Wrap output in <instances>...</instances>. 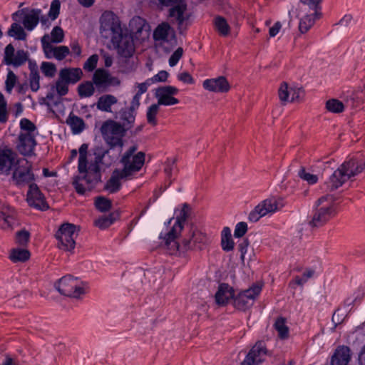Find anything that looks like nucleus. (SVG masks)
Returning a JSON list of instances; mask_svg holds the SVG:
<instances>
[{
    "mask_svg": "<svg viewBox=\"0 0 365 365\" xmlns=\"http://www.w3.org/2000/svg\"><path fill=\"white\" fill-rule=\"evenodd\" d=\"M94 161L89 166L83 175L75 178L73 185L78 194L83 195L86 190H91L100 180V165L102 164L106 148L103 146H96L93 149Z\"/></svg>",
    "mask_w": 365,
    "mask_h": 365,
    "instance_id": "f257e3e1",
    "label": "nucleus"
},
{
    "mask_svg": "<svg viewBox=\"0 0 365 365\" xmlns=\"http://www.w3.org/2000/svg\"><path fill=\"white\" fill-rule=\"evenodd\" d=\"M337 214V205L331 195L319 197L314 204V209L309 225L312 228H319L325 225Z\"/></svg>",
    "mask_w": 365,
    "mask_h": 365,
    "instance_id": "f03ea898",
    "label": "nucleus"
},
{
    "mask_svg": "<svg viewBox=\"0 0 365 365\" xmlns=\"http://www.w3.org/2000/svg\"><path fill=\"white\" fill-rule=\"evenodd\" d=\"M137 145L130 146L122 155L120 160L123 168L120 169L130 179L143 167L145 155L143 152H137Z\"/></svg>",
    "mask_w": 365,
    "mask_h": 365,
    "instance_id": "7ed1b4c3",
    "label": "nucleus"
},
{
    "mask_svg": "<svg viewBox=\"0 0 365 365\" xmlns=\"http://www.w3.org/2000/svg\"><path fill=\"white\" fill-rule=\"evenodd\" d=\"M190 208L186 203L183 204L180 215L177 216L176 221L172 229L166 234L165 237V245L170 255L177 253L179 250V243L176 241V238L181 232L183 228V223L189 215Z\"/></svg>",
    "mask_w": 365,
    "mask_h": 365,
    "instance_id": "20e7f679",
    "label": "nucleus"
},
{
    "mask_svg": "<svg viewBox=\"0 0 365 365\" xmlns=\"http://www.w3.org/2000/svg\"><path fill=\"white\" fill-rule=\"evenodd\" d=\"M126 131L119 123L112 120L103 123L101 128V134L106 142L110 146V149L115 147H123V137Z\"/></svg>",
    "mask_w": 365,
    "mask_h": 365,
    "instance_id": "39448f33",
    "label": "nucleus"
},
{
    "mask_svg": "<svg viewBox=\"0 0 365 365\" xmlns=\"http://www.w3.org/2000/svg\"><path fill=\"white\" fill-rule=\"evenodd\" d=\"M100 34L104 38H113L123 29L118 17L110 11H106L100 18Z\"/></svg>",
    "mask_w": 365,
    "mask_h": 365,
    "instance_id": "423d86ee",
    "label": "nucleus"
},
{
    "mask_svg": "<svg viewBox=\"0 0 365 365\" xmlns=\"http://www.w3.org/2000/svg\"><path fill=\"white\" fill-rule=\"evenodd\" d=\"M55 236L58 241V247L71 252L75 247V240L78 236L76 227L73 224L63 223Z\"/></svg>",
    "mask_w": 365,
    "mask_h": 365,
    "instance_id": "0eeeda50",
    "label": "nucleus"
},
{
    "mask_svg": "<svg viewBox=\"0 0 365 365\" xmlns=\"http://www.w3.org/2000/svg\"><path fill=\"white\" fill-rule=\"evenodd\" d=\"M92 82L99 93L107 92L111 87H118L120 85V81L118 77L111 76L108 71L103 68L95 71Z\"/></svg>",
    "mask_w": 365,
    "mask_h": 365,
    "instance_id": "6e6552de",
    "label": "nucleus"
},
{
    "mask_svg": "<svg viewBox=\"0 0 365 365\" xmlns=\"http://www.w3.org/2000/svg\"><path fill=\"white\" fill-rule=\"evenodd\" d=\"M56 289L64 296L77 298L84 293L83 289L80 287L77 279L71 275H66L61 278L55 284Z\"/></svg>",
    "mask_w": 365,
    "mask_h": 365,
    "instance_id": "1a4fd4ad",
    "label": "nucleus"
},
{
    "mask_svg": "<svg viewBox=\"0 0 365 365\" xmlns=\"http://www.w3.org/2000/svg\"><path fill=\"white\" fill-rule=\"evenodd\" d=\"M207 241V238L205 234L196 227H192L188 237L183 239L182 245H179V250L177 252H184L189 250H200Z\"/></svg>",
    "mask_w": 365,
    "mask_h": 365,
    "instance_id": "9d476101",
    "label": "nucleus"
},
{
    "mask_svg": "<svg viewBox=\"0 0 365 365\" xmlns=\"http://www.w3.org/2000/svg\"><path fill=\"white\" fill-rule=\"evenodd\" d=\"M160 4L165 6H171L169 16L173 20L176 21L180 27L185 21L187 20L186 14L187 5L183 0H158Z\"/></svg>",
    "mask_w": 365,
    "mask_h": 365,
    "instance_id": "9b49d317",
    "label": "nucleus"
},
{
    "mask_svg": "<svg viewBox=\"0 0 365 365\" xmlns=\"http://www.w3.org/2000/svg\"><path fill=\"white\" fill-rule=\"evenodd\" d=\"M113 44L116 48L118 53L123 57H130L134 51L135 46L133 36L127 31H122L111 40Z\"/></svg>",
    "mask_w": 365,
    "mask_h": 365,
    "instance_id": "f8f14e48",
    "label": "nucleus"
},
{
    "mask_svg": "<svg viewBox=\"0 0 365 365\" xmlns=\"http://www.w3.org/2000/svg\"><path fill=\"white\" fill-rule=\"evenodd\" d=\"M262 287L259 285H255L251 288L240 292L234 298V307L239 309L245 311L251 307L256 297L259 294Z\"/></svg>",
    "mask_w": 365,
    "mask_h": 365,
    "instance_id": "ddd939ff",
    "label": "nucleus"
},
{
    "mask_svg": "<svg viewBox=\"0 0 365 365\" xmlns=\"http://www.w3.org/2000/svg\"><path fill=\"white\" fill-rule=\"evenodd\" d=\"M28 51L23 49L15 51L11 43L7 45L4 49V61L6 65L19 67L29 60Z\"/></svg>",
    "mask_w": 365,
    "mask_h": 365,
    "instance_id": "4468645a",
    "label": "nucleus"
},
{
    "mask_svg": "<svg viewBox=\"0 0 365 365\" xmlns=\"http://www.w3.org/2000/svg\"><path fill=\"white\" fill-rule=\"evenodd\" d=\"M278 210V204L275 199L268 198L259 203L250 213L248 219L255 222L261 217L269 213H274Z\"/></svg>",
    "mask_w": 365,
    "mask_h": 365,
    "instance_id": "2eb2a0df",
    "label": "nucleus"
},
{
    "mask_svg": "<svg viewBox=\"0 0 365 365\" xmlns=\"http://www.w3.org/2000/svg\"><path fill=\"white\" fill-rule=\"evenodd\" d=\"M12 181L18 187H24L31 184H35V175L31 170V165L18 166L12 173Z\"/></svg>",
    "mask_w": 365,
    "mask_h": 365,
    "instance_id": "dca6fc26",
    "label": "nucleus"
},
{
    "mask_svg": "<svg viewBox=\"0 0 365 365\" xmlns=\"http://www.w3.org/2000/svg\"><path fill=\"white\" fill-rule=\"evenodd\" d=\"M43 52L47 58H54L58 61L63 60L70 53L68 46H54L49 41V36L44 35L41 38Z\"/></svg>",
    "mask_w": 365,
    "mask_h": 365,
    "instance_id": "f3484780",
    "label": "nucleus"
},
{
    "mask_svg": "<svg viewBox=\"0 0 365 365\" xmlns=\"http://www.w3.org/2000/svg\"><path fill=\"white\" fill-rule=\"evenodd\" d=\"M139 106V105L131 101L128 108H121L116 113L115 118L119 120V123L120 125L123 126L126 130L133 127L136 110L138 109Z\"/></svg>",
    "mask_w": 365,
    "mask_h": 365,
    "instance_id": "a211bd4d",
    "label": "nucleus"
},
{
    "mask_svg": "<svg viewBox=\"0 0 365 365\" xmlns=\"http://www.w3.org/2000/svg\"><path fill=\"white\" fill-rule=\"evenodd\" d=\"M178 89L174 86H165L156 89L155 97L158 98V105L172 106L178 104L179 100L173 96L178 93Z\"/></svg>",
    "mask_w": 365,
    "mask_h": 365,
    "instance_id": "6ab92c4d",
    "label": "nucleus"
},
{
    "mask_svg": "<svg viewBox=\"0 0 365 365\" xmlns=\"http://www.w3.org/2000/svg\"><path fill=\"white\" fill-rule=\"evenodd\" d=\"M26 200L30 206L36 209L41 210H46L48 209V205L45 201L44 196L36 183L30 185L27 192Z\"/></svg>",
    "mask_w": 365,
    "mask_h": 365,
    "instance_id": "aec40b11",
    "label": "nucleus"
},
{
    "mask_svg": "<svg viewBox=\"0 0 365 365\" xmlns=\"http://www.w3.org/2000/svg\"><path fill=\"white\" fill-rule=\"evenodd\" d=\"M267 349L262 341H258L252 348L241 365H259L264 360Z\"/></svg>",
    "mask_w": 365,
    "mask_h": 365,
    "instance_id": "412c9836",
    "label": "nucleus"
},
{
    "mask_svg": "<svg viewBox=\"0 0 365 365\" xmlns=\"http://www.w3.org/2000/svg\"><path fill=\"white\" fill-rule=\"evenodd\" d=\"M19 163L17 154L14 150L7 148L1 150V174L9 175L18 168Z\"/></svg>",
    "mask_w": 365,
    "mask_h": 365,
    "instance_id": "4be33fe9",
    "label": "nucleus"
},
{
    "mask_svg": "<svg viewBox=\"0 0 365 365\" xmlns=\"http://www.w3.org/2000/svg\"><path fill=\"white\" fill-rule=\"evenodd\" d=\"M347 178L361 173L365 169V158H351L340 166Z\"/></svg>",
    "mask_w": 365,
    "mask_h": 365,
    "instance_id": "5701e85b",
    "label": "nucleus"
},
{
    "mask_svg": "<svg viewBox=\"0 0 365 365\" xmlns=\"http://www.w3.org/2000/svg\"><path fill=\"white\" fill-rule=\"evenodd\" d=\"M36 144V134L20 133L17 149L23 155H31Z\"/></svg>",
    "mask_w": 365,
    "mask_h": 365,
    "instance_id": "b1692460",
    "label": "nucleus"
},
{
    "mask_svg": "<svg viewBox=\"0 0 365 365\" xmlns=\"http://www.w3.org/2000/svg\"><path fill=\"white\" fill-rule=\"evenodd\" d=\"M202 86L205 90L215 93H227L230 89V83L224 76L207 79Z\"/></svg>",
    "mask_w": 365,
    "mask_h": 365,
    "instance_id": "393cba45",
    "label": "nucleus"
},
{
    "mask_svg": "<svg viewBox=\"0 0 365 365\" xmlns=\"http://www.w3.org/2000/svg\"><path fill=\"white\" fill-rule=\"evenodd\" d=\"M130 179L120 168H116L112 172L110 178L104 186V189L110 193L117 192L121 187V181Z\"/></svg>",
    "mask_w": 365,
    "mask_h": 365,
    "instance_id": "a878e982",
    "label": "nucleus"
},
{
    "mask_svg": "<svg viewBox=\"0 0 365 365\" xmlns=\"http://www.w3.org/2000/svg\"><path fill=\"white\" fill-rule=\"evenodd\" d=\"M351 359V350L346 346H340L334 351L331 359V365H347Z\"/></svg>",
    "mask_w": 365,
    "mask_h": 365,
    "instance_id": "bb28decb",
    "label": "nucleus"
},
{
    "mask_svg": "<svg viewBox=\"0 0 365 365\" xmlns=\"http://www.w3.org/2000/svg\"><path fill=\"white\" fill-rule=\"evenodd\" d=\"M233 297L234 290L232 287L225 283L219 285L217 292L215 295V302L218 305H225Z\"/></svg>",
    "mask_w": 365,
    "mask_h": 365,
    "instance_id": "cd10ccee",
    "label": "nucleus"
},
{
    "mask_svg": "<svg viewBox=\"0 0 365 365\" xmlns=\"http://www.w3.org/2000/svg\"><path fill=\"white\" fill-rule=\"evenodd\" d=\"M58 75L68 84H75L83 77V71L79 68H64L60 70Z\"/></svg>",
    "mask_w": 365,
    "mask_h": 365,
    "instance_id": "c85d7f7f",
    "label": "nucleus"
},
{
    "mask_svg": "<svg viewBox=\"0 0 365 365\" xmlns=\"http://www.w3.org/2000/svg\"><path fill=\"white\" fill-rule=\"evenodd\" d=\"M344 170L339 167L330 176L329 180L326 182L327 188L330 191H333L341 187L349 178L343 171Z\"/></svg>",
    "mask_w": 365,
    "mask_h": 365,
    "instance_id": "c756f323",
    "label": "nucleus"
},
{
    "mask_svg": "<svg viewBox=\"0 0 365 365\" xmlns=\"http://www.w3.org/2000/svg\"><path fill=\"white\" fill-rule=\"evenodd\" d=\"M41 10L38 9H31L26 14L23 18L22 24L28 31H32L39 22Z\"/></svg>",
    "mask_w": 365,
    "mask_h": 365,
    "instance_id": "7c9ffc66",
    "label": "nucleus"
},
{
    "mask_svg": "<svg viewBox=\"0 0 365 365\" xmlns=\"http://www.w3.org/2000/svg\"><path fill=\"white\" fill-rule=\"evenodd\" d=\"M66 123L70 126L72 133L75 135L82 133L86 128L84 120L76 115L73 112L70 113Z\"/></svg>",
    "mask_w": 365,
    "mask_h": 365,
    "instance_id": "2f4dec72",
    "label": "nucleus"
},
{
    "mask_svg": "<svg viewBox=\"0 0 365 365\" xmlns=\"http://www.w3.org/2000/svg\"><path fill=\"white\" fill-rule=\"evenodd\" d=\"M117 103L118 98L115 96L111 94H104L98 98L96 103V107L101 111L110 113L112 112V106Z\"/></svg>",
    "mask_w": 365,
    "mask_h": 365,
    "instance_id": "473e14b6",
    "label": "nucleus"
},
{
    "mask_svg": "<svg viewBox=\"0 0 365 365\" xmlns=\"http://www.w3.org/2000/svg\"><path fill=\"white\" fill-rule=\"evenodd\" d=\"M1 218L4 219V225L1 224V227L12 229L16 224V220L14 216V211L8 206L1 207Z\"/></svg>",
    "mask_w": 365,
    "mask_h": 365,
    "instance_id": "72a5a7b5",
    "label": "nucleus"
},
{
    "mask_svg": "<svg viewBox=\"0 0 365 365\" xmlns=\"http://www.w3.org/2000/svg\"><path fill=\"white\" fill-rule=\"evenodd\" d=\"M88 144L83 143L81 145L79 148V158H78V170L80 173L81 175H83L85 172L87 170L88 165V160H87V153H88Z\"/></svg>",
    "mask_w": 365,
    "mask_h": 365,
    "instance_id": "f704fd0d",
    "label": "nucleus"
},
{
    "mask_svg": "<svg viewBox=\"0 0 365 365\" xmlns=\"http://www.w3.org/2000/svg\"><path fill=\"white\" fill-rule=\"evenodd\" d=\"M96 90L93 83L90 81H84L78 86L77 91L80 98H89L92 96Z\"/></svg>",
    "mask_w": 365,
    "mask_h": 365,
    "instance_id": "c9c22d12",
    "label": "nucleus"
},
{
    "mask_svg": "<svg viewBox=\"0 0 365 365\" xmlns=\"http://www.w3.org/2000/svg\"><path fill=\"white\" fill-rule=\"evenodd\" d=\"M172 30L168 23H162L157 26L153 32V38L155 41H167L168 35Z\"/></svg>",
    "mask_w": 365,
    "mask_h": 365,
    "instance_id": "e433bc0d",
    "label": "nucleus"
},
{
    "mask_svg": "<svg viewBox=\"0 0 365 365\" xmlns=\"http://www.w3.org/2000/svg\"><path fill=\"white\" fill-rule=\"evenodd\" d=\"M8 36L14 38L16 40L24 41L26 39L27 34L24 28L18 23H13L7 31Z\"/></svg>",
    "mask_w": 365,
    "mask_h": 365,
    "instance_id": "4c0bfd02",
    "label": "nucleus"
},
{
    "mask_svg": "<svg viewBox=\"0 0 365 365\" xmlns=\"http://www.w3.org/2000/svg\"><path fill=\"white\" fill-rule=\"evenodd\" d=\"M30 257V252L28 250L16 248L11 250L10 259L14 262H26Z\"/></svg>",
    "mask_w": 365,
    "mask_h": 365,
    "instance_id": "58836bf2",
    "label": "nucleus"
},
{
    "mask_svg": "<svg viewBox=\"0 0 365 365\" xmlns=\"http://www.w3.org/2000/svg\"><path fill=\"white\" fill-rule=\"evenodd\" d=\"M215 28L220 35L227 36L230 34V27L225 19L217 16L214 20Z\"/></svg>",
    "mask_w": 365,
    "mask_h": 365,
    "instance_id": "ea45409f",
    "label": "nucleus"
},
{
    "mask_svg": "<svg viewBox=\"0 0 365 365\" xmlns=\"http://www.w3.org/2000/svg\"><path fill=\"white\" fill-rule=\"evenodd\" d=\"M292 88H289L288 84L283 82L278 90V96L280 101L282 104H286L288 101H290V97L292 95Z\"/></svg>",
    "mask_w": 365,
    "mask_h": 365,
    "instance_id": "a19ab883",
    "label": "nucleus"
},
{
    "mask_svg": "<svg viewBox=\"0 0 365 365\" xmlns=\"http://www.w3.org/2000/svg\"><path fill=\"white\" fill-rule=\"evenodd\" d=\"M115 220V215L111 213L108 215H103L96 220L94 224L100 229H106L112 225Z\"/></svg>",
    "mask_w": 365,
    "mask_h": 365,
    "instance_id": "79ce46f5",
    "label": "nucleus"
},
{
    "mask_svg": "<svg viewBox=\"0 0 365 365\" xmlns=\"http://www.w3.org/2000/svg\"><path fill=\"white\" fill-rule=\"evenodd\" d=\"M274 327L278 331L279 336L281 339H286L289 336V328L286 325V319L283 317L277 319L274 323Z\"/></svg>",
    "mask_w": 365,
    "mask_h": 365,
    "instance_id": "37998d69",
    "label": "nucleus"
},
{
    "mask_svg": "<svg viewBox=\"0 0 365 365\" xmlns=\"http://www.w3.org/2000/svg\"><path fill=\"white\" fill-rule=\"evenodd\" d=\"M129 26L132 32L138 34H140L146 26V22L143 18L140 16H135L130 20Z\"/></svg>",
    "mask_w": 365,
    "mask_h": 365,
    "instance_id": "c03bdc74",
    "label": "nucleus"
},
{
    "mask_svg": "<svg viewBox=\"0 0 365 365\" xmlns=\"http://www.w3.org/2000/svg\"><path fill=\"white\" fill-rule=\"evenodd\" d=\"M150 85H152V80H150L149 78L147 79L143 83H136V87L138 88V92L133 96L131 101H133L140 106V96L147 91L148 87Z\"/></svg>",
    "mask_w": 365,
    "mask_h": 365,
    "instance_id": "a18cd8bd",
    "label": "nucleus"
},
{
    "mask_svg": "<svg viewBox=\"0 0 365 365\" xmlns=\"http://www.w3.org/2000/svg\"><path fill=\"white\" fill-rule=\"evenodd\" d=\"M326 108L331 113H339L344 111V106L340 101L333 98L327 101Z\"/></svg>",
    "mask_w": 365,
    "mask_h": 365,
    "instance_id": "49530a36",
    "label": "nucleus"
},
{
    "mask_svg": "<svg viewBox=\"0 0 365 365\" xmlns=\"http://www.w3.org/2000/svg\"><path fill=\"white\" fill-rule=\"evenodd\" d=\"M39 80L40 76L38 69H36V68H31V72L29 75V85L32 91L36 92L39 89Z\"/></svg>",
    "mask_w": 365,
    "mask_h": 365,
    "instance_id": "de8ad7c7",
    "label": "nucleus"
},
{
    "mask_svg": "<svg viewBox=\"0 0 365 365\" xmlns=\"http://www.w3.org/2000/svg\"><path fill=\"white\" fill-rule=\"evenodd\" d=\"M20 128L21 130L20 133L36 134V126L33 122L27 118H22L21 120Z\"/></svg>",
    "mask_w": 365,
    "mask_h": 365,
    "instance_id": "09e8293b",
    "label": "nucleus"
},
{
    "mask_svg": "<svg viewBox=\"0 0 365 365\" xmlns=\"http://www.w3.org/2000/svg\"><path fill=\"white\" fill-rule=\"evenodd\" d=\"M314 19L312 15H306L299 21V30L304 34L314 25Z\"/></svg>",
    "mask_w": 365,
    "mask_h": 365,
    "instance_id": "8fccbe9b",
    "label": "nucleus"
},
{
    "mask_svg": "<svg viewBox=\"0 0 365 365\" xmlns=\"http://www.w3.org/2000/svg\"><path fill=\"white\" fill-rule=\"evenodd\" d=\"M68 83L63 80L61 77L58 75V78L55 83L54 86H53V88H55L57 93L60 96H66L68 92Z\"/></svg>",
    "mask_w": 365,
    "mask_h": 365,
    "instance_id": "3c124183",
    "label": "nucleus"
},
{
    "mask_svg": "<svg viewBox=\"0 0 365 365\" xmlns=\"http://www.w3.org/2000/svg\"><path fill=\"white\" fill-rule=\"evenodd\" d=\"M96 208L101 212L108 211L111 208V201L104 197H98L95 201Z\"/></svg>",
    "mask_w": 365,
    "mask_h": 365,
    "instance_id": "603ef678",
    "label": "nucleus"
},
{
    "mask_svg": "<svg viewBox=\"0 0 365 365\" xmlns=\"http://www.w3.org/2000/svg\"><path fill=\"white\" fill-rule=\"evenodd\" d=\"M158 110L159 106L158 104H153L148 108L146 113L147 120L148 123L153 125H155L157 124L155 117L158 113Z\"/></svg>",
    "mask_w": 365,
    "mask_h": 365,
    "instance_id": "864d4df0",
    "label": "nucleus"
},
{
    "mask_svg": "<svg viewBox=\"0 0 365 365\" xmlns=\"http://www.w3.org/2000/svg\"><path fill=\"white\" fill-rule=\"evenodd\" d=\"M41 70L46 77L52 78L56 74V67L53 63L43 62L41 65Z\"/></svg>",
    "mask_w": 365,
    "mask_h": 365,
    "instance_id": "5fc2aeb1",
    "label": "nucleus"
},
{
    "mask_svg": "<svg viewBox=\"0 0 365 365\" xmlns=\"http://www.w3.org/2000/svg\"><path fill=\"white\" fill-rule=\"evenodd\" d=\"M16 81L17 76L14 74V73L12 71L9 70L5 81V89L8 93H11L16 83Z\"/></svg>",
    "mask_w": 365,
    "mask_h": 365,
    "instance_id": "6e6d98bb",
    "label": "nucleus"
},
{
    "mask_svg": "<svg viewBox=\"0 0 365 365\" xmlns=\"http://www.w3.org/2000/svg\"><path fill=\"white\" fill-rule=\"evenodd\" d=\"M298 175L300 178L312 185L315 184L318 180L317 175L306 172L304 168L299 170Z\"/></svg>",
    "mask_w": 365,
    "mask_h": 365,
    "instance_id": "4d7b16f0",
    "label": "nucleus"
},
{
    "mask_svg": "<svg viewBox=\"0 0 365 365\" xmlns=\"http://www.w3.org/2000/svg\"><path fill=\"white\" fill-rule=\"evenodd\" d=\"M64 33L60 26H55L51 33V41L53 43H61L63 41Z\"/></svg>",
    "mask_w": 365,
    "mask_h": 365,
    "instance_id": "13d9d810",
    "label": "nucleus"
},
{
    "mask_svg": "<svg viewBox=\"0 0 365 365\" xmlns=\"http://www.w3.org/2000/svg\"><path fill=\"white\" fill-rule=\"evenodd\" d=\"M61 3L59 0H53L51 4L50 10L48 11V17L51 20H55L60 12Z\"/></svg>",
    "mask_w": 365,
    "mask_h": 365,
    "instance_id": "bf43d9fd",
    "label": "nucleus"
},
{
    "mask_svg": "<svg viewBox=\"0 0 365 365\" xmlns=\"http://www.w3.org/2000/svg\"><path fill=\"white\" fill-rule=\"evenodd\" d=\"M98 56L93 54L83 64V69L87 71H93L97 66Z\"/></svg>",
    "mask_w": 365,
    "mask_h": 365,
    "instance_id": "052dcab7",
    "label": "nucleus"
},
{
    "mask_svg": "<svg viewBox=\"0 0 365 365\" xmlns=\"http://www.w3.org/2000/svg\"><path fill=\"white\" fill-rule=\"evenodd\" d=\"M314 275V271L312 269L307 270L303 274V277L300 278L299 277H295L294 279L290 282V284L292 283H295L297 285L302 286L305 282H307L309 278H311Z\"/></svg>",
    "mask_w": 365,
    "mask_h": 365,
    "instance_id": "680f3d73",
    "label": "nucleus"
},
{
    "mask_svg": "<svg viewBox=\"0 0 365 365\" xmlns=\"http://www.w3.org/2000/svg\"><path fill=\"white\" fill-rule=\"evenodd\" d=\"M30 234L28 231L23 230L16 233V242L21 245H25L29 240Z\"/></svg>",
    "mask_w": 365,
    "mask_h": 365,
    "instance_id": "e2e57ef3",
    "label": "nucleus"
},
{
    "mask_svg": "<svg viewBox=\"0 0 365 365\" xmlns=\"http://www.w3.org/2000/svg\"><path fill=\"white\" fill-rule=\"evenodd\" d=\"M247 231V225L245 222H238L235 229L234 236L235 237H242Z\"/></svg>",
    "mask_w": 365,
    "mask_h": 365,
    "instance_id": "0e129e2a",
    "label": "nucleus"
},
{
    "mask_svg": "<svg viewBox=\"0 0 365 365\" xmlns=\"http://www.w3.org/2000/svg\"><path fill=\"white\" fill-rule=\"evenodd\" d=\"M183 54V49L181 47L177 48V50L171 55L169 58V64L170 66H175L179 60L181 58Z\"/></svg>",
    "mask_w": 365,
    "mask_h": 365,
    "instance_id": "69168bd1",
    "label": "nucleus"
},
{
    "mask_svg": "<svg viewBox=\"0 0 365 365\" xmlns=\"http://www.w3.org/2000/svg\"><path fill=\"white\" fill-rule=\"evenodd\" d=\"M175 160H168L166 162V164H165L164 172L166 174L168 178L169 179V183H168V186H170L171 185V183H172V181H173L170 179V177H171L173 170L175 168Z\"/></svg>",
    "mask_w": 365,
    "mask_h": 365,
    "instance_id": "338daca9",
    "label": "nucleus"
},
{
    "mask_svg": "<svg viewBox=\"0 0 365 365\" xmlns=\"http://www.w3.org/2000/svg\"><path fill=\"white\" fill-rule=\"evenodd\" d=\"M168 75L169 74L167 71H160L156 75L149 79L152 80V84L158 82H165L167 80Z\"/></svg>",
    "mask_w": 365,
    "mask_h": 365,
    "instance_id": "774afa93",
    "label": "nucleus"
}]
</instances>
